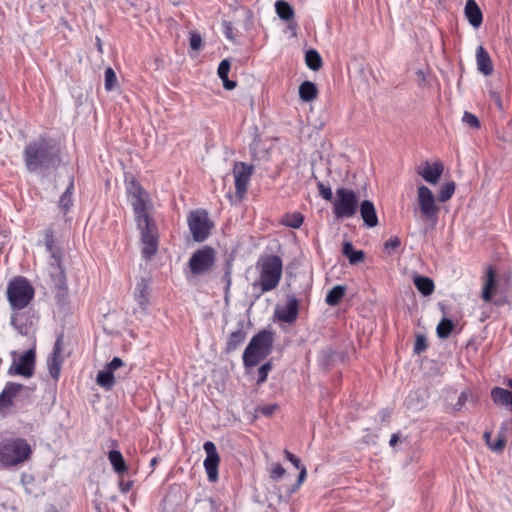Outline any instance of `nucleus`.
<instances>
[{"mask_svg":"<svg viewBox=\"0 0 512 512\" xmlns=\"http://www.w3.org/2000/svg\"><path fill=\"white\" fill-rule=\"evenodd\" d=\"M23 159L26 169L31 173L56 169L61 163L58 148L51 139L43 136L25 146Z\"/></svg>","mask_w":512,"mask_h":512,"instance_id":"obj_1","label":"nucleus"},{"mask_svg":"<svg viewBox=\"0 0 512 512\" xmlns=\"http://www.w3.org/2000/svg\"><path fill=\"white\" fill-rule=\"evenodd\" d=\"M282 267V260L277 255H269L260 259L257 263L259 280L252 284L253 287L259 286L261 294L274 290L281 280Z\"/></svg>","mask_w":512,"mask_h":512,"instance_id":"obj_2","label":"nucleus"},{"mask_svg":"<svg viewBox=\"0 0 512 512\" xmlns=\"http://www.w3.org/2000/svg\"><path fill=\"white\" fill-rule=\"evenodd\" d=\"M31 453V447L24 438L10 437L0 441V464L5 468L24 463Z\"/></svg>","mask_w":512,"mask_h":512,"instance_id":"obj_3","label":"nucleus"},{"mask_svg":"<svg viewBox=\"0 0 512 512\" xmlns=\"http://www.w3.org/2000/svg\"><path fill=\"white\" fill-rule=\"evenodd\" d=\"M273 333L262 330L252 337L243 353V364L246 368L258 365L272 351Z\"/></svg>","mask_w":512,"mask_h":512,"instance_id":"obj_4","label":"nucleus"},{"mask_svg":"<svg viewBox=\"0 0 512 512\" xmlns=\"http://www.w3.org/2000/svg\"><path fill=\"white\" fill-rule=\"evenodd\" d=\"M34 297V288L24 277H15L7 286V298L13 310H22Z\"/></svg>","mask_w":512,"mask_h":512,"instance_id":"obj_5","label":"nucleus"},{"mask_svg":"<svg viewBox=\"0 0 512 512\" xmlns=\"http://www.w3.org/2000/svg\"><path fill=\"white\" fill-rule=\"evenodd\" d=\"M359 204V197L355 191L344 187L337 188L333 200V214L336 219L352 218L356 215Z\"/></svg>","mask_w":512,"mask_h":512,"instance_id":"obj_6","label":"nucleus"},{"mask_svg":"<svg viewBox=\"0 0 512 512\" xmlns=\"http://www.w3.org/2000/svg\"><path fill=\"white\" fill-rule=\"evenodd\" d=\"M34 389L22 384L8 382L0 394V410L18 407V403L30 399Z\"/></svg>","mask_w":512,"mask_h":512,"instance_id":"obj_7","label":"nucleus"},{"mask_svg":"<svg viewBox=\"0 0 512 512\" xmlns=\"http://www.w3.org/2000/svg\"><path fill=\"white\" fill-rule=\"evenodd\" d=\"M418 206L422 218L427 221L433 229L438 220L439 207L435 203L433 192L425 185L418 186Z\"/></svg>","mask_w":512,"mask_h":512,"instance_id":"obj_8","label":"nucleus"},{"mask_svg":"<svg viewBox=\"0 0 512 512\" xmlns=\"http://www.w3.org/2000/svg\"><path fill=\"white\" fill-rule=\"evenodd\" d=\"M187 221L195 242H203L209 237L213 223L205 210L191 211Z\"/></svg>","mask_w":512,"mask_h":512,"instance_id":"obj_9","label":"nucleus"},{"mask_svg":"<svg viewBox=\"0 0 512 512\" xmlns=\"http://www.w3.org/2000/svg\"><path fill=\"white\" fill-rule=\"evenodd\" d=\"M214 263L215 250L210 246H205L192 254L188 266L193 275H202L208 272Z\"/></svg>","mask_w":512,"mask_h":512,"instance_id":"obj_10","label":"nucleus"},{"mask_svg":"<svg viewBox=\"0 0 512 512\" xmlns=\"http://www.w3.org/2000/svg\"><path fill=\"white\" fill-rule=\"evenodd\" d=\"M36 354L33 349H29L18 360L13 361L12 365L8 370L9 375H21L24 377H31L34 372Z\"/></svg>","mask_w":512,"mask_h":512,"instance_id":"obj_11","label":"nucleus"},{"mask_svg":"<svg viewBox=\"0 0 512 512\" xmlns=\"http://www.w3.org/2000/svg\"><path fill=\"white\" fill-rule=\"evenodd\" d=\"M141 234V241L143 244L142 256L145 259H150L157 252L158 241L155 236V224L153 221H148L147 226H138Z\"/></svg>","mask_w":512,"mask_h":512,"instance_id":"obj_12","label":"nucleus"},{"mask_svg":"<svg viewBox=\"0 0 512 512\" xmlns=\"http://www.w3.org/2000/svg\"><path fill=\"white\" fill-rule=\"evenodd\" d=\"M206 458L204 460V468L210 482L218 480V466L220 463V456L217 452L216 445L212 441H206L203 444Z\"/></svg>","mask_w":512,"mask_h":512,"instance_id":"obj_13","label":"nucleus"},{"mask_svg":"<svg viewBox=\"0 0 512 512\" xmlns=\"http://www.w3.org/2000/svg\"><path fill=\"white\" fill-rule=\"evenodd\" d=\"M253 173V166L245 162H237L233 168L236 195L242 198L247 192V186Z\"/></svg>","mask_w":512,"mask_h":512,"instance_id":"obj_14","label":"nucleus"},{"mask_svg":"<svg viewBox=\"0 0 512 512\" xmlns=\"http://www.w3.org/2000/svg\"><path fill=\"white\" fill-rule=\"evenodd\" d=\"M299 314V300L293 294L286 297V305L277 307L274 316L281 322L293 324L296 322Z\"/></svg>","mask_w":512,"mask_h":512,"instance_id":"obj_15","label":"nucleus"},{"mask_svg":"<svg viewBox=\"0 0 512 512\" xmlns=\"http://www.w3.org/2000/svg\"><path fill=\"white\" fill-rule=\"evenodd\" d=\"M63 349V335H59L54 343L51 355L47 360V367L51 377L57 381L60 376L63 358L61 352Z\"/></svg>","mask_w":512,"mask_h":512,"instance_id":"obj_16","label":"nucleus"},{"mask_svg":"<svg viewBox=\"0 0 512 512\" xmlns=\"http://www.w3.org/2000/svg\"><path fill=\"white\" fill-rule=\"evenodd\" d=\"M444 171V164L437 160L433 163L429 161H424L422 163V168L418 170V175H420L424 181L431 185H436Z\"/></svg>","mask_w":512,"mask_h":512,"instance_id":"obj_17","label":"nucleus"},{"mask_svg":"<svg viewBox=\"0 0 512 512\" xmlns=\"http://www.w3.org/2000/svg\"><path fill=\"white\" fill-rule=\"evenodd\" d=\"M508 386L511 390L498 386L492 388L491 399L495 405L505 407L512 413V377L508 380Z\"/></svg>","mask_w":512,"mask_h":512,"instance_id":"obj_18","label":"nucleus"},{"mask_svg":"<svg viewBox=\"0 0 512 512\" xmlns=\"http://www.w3.org/2000/svg\"><path fill=\"white\" fill-rule=\"evenodd\" d=\"M146 195H140L138 197L130 198L131 205L133 207L137 226H147L148 221H152L147 210Z\"/></svg>","mask_w":512,"mask_h":512,"instance_id":"obj_19","label":"nucleus"},{"mask_svg":"<svg viewBox=\"0 0 512 512\" xmlns=\"http://www.w3.org/2000/svg\"><path fill=\"white\" fill-rule=\"evenodd\" d=\"M360 216L364 224L373 228L378 225V217L374 204L370 200H363L358 206Z\"/></svg>","mask_w":512,"mask_h":512,"instance_id":"obj_20","label":"nucleus"},{"mask_svg":"<svg viewBox=\"0 0 512 512\" xmlns=\"http://www.w3.org/2000/svg\"><path fill=\"white\" fill-rule=\"evenodd\" d=\"M150 285L149 281L145 278H141L134 290V298L139 305L142 312H145L149 304Z\"/></svg>","mask_w":512,"mask_h":512,"instance_id":"obj_21","label":"nucleus"},{"mask_svg":"<svg viewBox=\"0 0 512 512\" xmlns=\"http://www.w3.org/2000/svg\"><path fill=\"white\" fill-rule=\"evenodd\" d=\"M465 16L471 26L478 28L483 22L482 11L475 0H467L464 8Z\"/></svg>","mask_w":512,"mask_h":512,"instance_id":"obj_22","label":"nucleus"},{"mask_svg":"<svg viewBox=\"0 0 512 512\" xmlns=\"http://www.w3.org/2000/svg\"><path fill=\"white\" fill-rule=\"evenodd\" d=\"M476 61H477V69L483 75L488 76L493 72V64L491 57L487 50L483 46H478L476 50Z\"/></svg>","mask_w":512,"mask_h":512,"instance_id":"obj_23","label":"nucleus"},{"mask_svg":"<svg viewBox=\"0 0 512 512\" xmlns=\"http://www.w3.org/2000/svg\"><path fill=\"white\" fill-rule=\"evenodd\" d=\"M246 339V332L244 331V326L242 322L238 323L237 330L233 331L226 342L225 353L230 354L235 351L240 345L244 343Z\"/></svg>","mask_w":512,"mask_h":512,"instance_id":"obj_24","label":"nucleus"},{"mask_svg":"<svg viewBox=\"0 0 512 512\" xmlns=\"http://www.w3.org/2000/svg\"><path fill=\"white\" fill-rule=\"evenodd\" d=\"M496 287L497 284L495 278V271L492 267H489L487 270L486 280L482 290V298L484 301L488 302L492 299Z\"/></svg>","mask_w":512,"mask_h":512,"instance_id":"obj_25","label":"nucleus"},{"mask_svg":"<svg viewBox=\"0 0 512 512\" xmlns=\"http://www.w3.org/2000/svg\"><path fill=\"white\" fill-rule=\"evenodd\" d=\"M342 253L349 259L352 265L361 263L365 259V253L362 250H355L351 242L346 241L343 243Z\"/></svg>","mask_w":512,"mask_h":512,"instance_id":"obj_26","label":"nucleus"},{"mask_svg":"<svg viewBox=\"0 0 512 512\" xmlns=\"http://www.w3.org/2000/svg\"><path fill=\"white\" fill-rule=\"evenodd\" d=\"M483 439L490 450L493 452H502L506 445L505 435L500 431L497 435V440L493 442L492 439V431H485L483 434Z\"/></svg>","mask_w":512,"mask_h":512,"instance_id":"obj_27","label":"nucleus"},{"mask_svg":"<svg viewBox=\"0 0 512 512\" xmlns=\"http://www.w3.org/2000/svg\"><path fill=\"white\" fill-rule=\"evenodd\" d=\"M73 189H74V178H73V176H69L68 186H67L65 192L60 196V199H59V207L64 213L68 212L73 204V200H72Z\"/></svg>","mask_w":512,"mask_h":512,"instance_id":"obj_28","label":"nucleus"},{"mask_svg":"<svg viewBox=\"0 0 512 512\" xmlns=\"http://www.w3.org/2000/svg\"><path fill=\"white\" fill-rule=\"evenodd\" d=\"M96 383L106 391H110L115 385L114 373L105 367L98 372Z\"/></svg>","mask_w":512,"mask_h":512,"instance_id":"obj_29","label":"nucleus"},{"mask_svg":"<svg viewBox=\"0 0 512 512\" xmlns=\"http://www.w3.org/2000/svg\"><path fill=\"white\" fill-rule=\"evenodd\" d=\"M219 503L211 498L205 497L196 501L192 512H217Z\"/></svg>","mask_w":512,"mask_h":512,"instance_id":"obj_30","label":"nucleus"},{"mask_svg":"<svg viewBox=\"0 0 512 512\" xmlns=\"http://www.w3.org/2000/svg\"><path fill=\"white\" fill-rule=\"evenodd\" d=\"M317 87L311 81H304L299 87V96L305 102H310L317 97Z\"/></svg>","mask_w":512,"mask_h":512,"instance_id":"obj_31","label":"nucleus"},{"mask_svg":"<svg viewBox=\"0 0 512 512\" xmlns=\"http://www.w3.org/2000/svg\"><path fill=\"white\" fill-rule=\"evenodd\" d=\"M108 459L115 470V472L122 474L128 470L125 460L118 450H111L108 453Z\"/></svg>","mask_w":512,"mask_h":512,"instance_id":"obj_32","label":"nucleus"},{"mask_svg":"<svg viewBox=\"0 0 512 512\" xmlns=\"http://www.w3.org/2000/svg\"><path fill=\"white\" fill-rule=\"evenodd\" d=\"M275 10L278 17L284 21H290L294 18V9L293 7L284 0H278L275 3Z\"/></svg>","mask_w":512,"mask_h":512,"instance_id":"obj_33","label":"nucleus"},{"mask_svg":"<svg viewBox=\"0 0 512 512\" xmlns=\"http://www.w3.org/2000/svg\"><path fill=\"white\" fill-rule=\"evenodd\" d=\"M60 272L59 275L55 281V288H56V298L59 301L64 300L68 295V286L66 281V276L64 273V270L59 266Z\"/></svg>","mask_w":512,"mask_h":512,"instance_id":"obj_34","label":"nucleus"},{"mask_svg":"<svg viewBox=\"0 0 512 512\" xmlns=\"http://www.w3.org/2000/svg\"><path fill=\"white\" fill-rule=\"evenodd\" d=\"M346 288L342 285H336L328 291L325 301L330 306H336L345 295Z\"/></svg>","mask_w":512,"mask_h":512,"instance_id":"obj_35","label":"nucleus"},{"mask_svg":"<svg viewBox=\"0 0 512 512\" xmlns=\"http://www.w3.org/2000/svg\"><path fill=\"white\" fill-rule=\"evenodd\" d=\"M417 289L423 296H429L434 292L435 284L431 278L418 275Z\"/></svg>","mask_w":512,"mask_h":512,"instance_id":"obj_36","label":"nucleus"},{"mask_svg":"<svg viewBox=\"0 0 512 512\" xmlns=\"http://www.w3.org/2000/svg\"><path fill=\"white\" fill-rule=\"evenodd\" d=\"M305 61L307 66L313 71H318L322 67V58L314 49H310L306 52Z\"/></svg>","mask_w":512,"mask_h":512,"instance_id":"obj_37","label":"nucleus"},{"mask_svg":"<svg viewBox=\"0 0 512 512\" xmlns=\"http://www.w3.org/2000/svg\"><path fill=\"white\" fill-rule=\"evenodd\" d=\"M125 183L129 199L133 197H138L140 195H146L145 190L133 177L131 178V180H128V178L126 177Z\"/></svg>","mask_w":512,"mask_h":512,"instance_id":"obj_38","label":"nucleus"},{"mask_svg":"<svg viewBox=\"0 0 512 512\" xmlns=\"http://www.w3.org/2000/svg\"><path fill=\"white\" fill-rule=\"evenodd\" d=\"M303 221L304 216L299 212H295L286 214L282 220V223L287 227L297 229L302 225Z\"/></svg>","mask_w":512,"mask_h":512,"instance_id":"obj_39","label":"nucleus"},{"mask_svg":"<svg viewBox=\"0 0 512 512\" xmlns=\"http://www.w3.org/2000/svg\"><path fill=\"white\" fill-rule=\"evenodd\" d=\"M454 329V324L451 319L443 318L437 326V335L439 338L445 339L448 338Z\"/></svg>","mask_w":512,"mask_h":512,"instance_id":"obj_40","label":"nucleus"},{"mask_svg":"<svg viewBox=\"0 0 512 512\" xmlns=\"http://www.w3.org/2000/svg\"><path fill=\"white\" fill-rule=\"evenodd\" d=\"M472 398V392L470 389L463 390L460 395L458 396L457 402L453 406L454 412H459L462 410V408L465 406V404L468 402V400Z\"/></svg>","mask_w":512,"mask_h":512,"instance_id":"obj_41","label":"nucleus"},{"mask_svg":"<svg viewBox=\"0 0 512 512\" xmlns=\"http://www.w3.org/2000/svg\"><path fill=\"white\" fill-rule=\"evenodd\" d=\"M117 85L116 73L112 68L105 70V89L108 91L113 90Z\"/></svg>","mask_w":512,"mask_h":512,"instance_id":"obj_42","label":"nucleus"},{"mask_svg":"<svg viewBox=\"0 0 512 512\" xmlns=\"http://www.w3.org/2000/svg\"><path fill=\"white\" fill-rule=\"evenodd\" d=\"M273 366L270 361L264 363L261 365L258 369V378H257V384L261 385L263 384L268 377L269 372L272 370Z\"/></svg>","mask_w":512,"mask_h":512,"instance_id":"obj_43","label":"nucleus"},{"mask_svg":"<svg viewBox=\"0 0 512 512\" xmlns=\"http://www.w3.org/2000/svg\"><path fill=\"white\" fill-rule=\"evenodd\" d=\"M462 121L463 123L474 129H479L481 127V123L478 117L468 111L464 112Z\"/></svg>","mask_w":512,"mask_h":512,"instance_id":"obj_44","label":"nucleus"},{"mask_svg":"<svg viewBox=\"0 0 512 512\" xmlns=\"http://www.w3.org/2000/svg\"><path fill=\"white\" fill-rule=\"evenodd\" d=\"M401 245V241L398 237H391L389 238L385 244H384V250L388 253V254H391L393 251H395L396 249H398Z\"/></svg>","mask_w":512,"mask_h":512,"instance_id":"obj_45","label":"nucleus"},{"mask_svg":"<svg viewBox=\"0 0 512 512\" xmlns=\"http://www.w3.org/2000/svg\"><path fill=\"white\" fill-rule=\"evenodd\" d=\"M230 67H231V64L228 59H224L220 62L218 69H217V74L220 79L228 77Z\"/></svg>","mask_w":512,"mask_h":512,"instance_id":"obj_46","label":"nucleus"},{"mask_svg":"<svg viewBox=\"0 0 512 512\" xmlns=\"http://www.w3.org/2000/svg\"><path fill=\"white\" fill-rule=\"evenodd\" d=\"M320 195L327 201H333V193L329 186H325L322 182L317 184Z\"/></svg>","mask_w":512,"mask_h":512,"instance_id":"obj_47","label":"nucleus"},{"mask_svg":"<svg viewBox=\"0 0 512 512\" xmlns=\"http://www.w3.org/2000/svg\"><path fill=\"white\" fill-rule=\"evenodd\" d=\"M456 184L454 181L446 182L440 189V196H453Z\"/></svg>","mask_w":512,"mask_h":512,"instance_id":"obj_48","label":"nucleus"},{"mask_svg":"<svg viewBox=\"0 0 512 512\" xmlns=\"http://www.w3.org/2000/svg\"><path fill=\"white\" fill-rule=\"evenodd\" d=\"M285 473H286V470L282 467V465L279 463H275L271 470L270 477H271V479L278 481L281 477L284 476Z\"/></svg>","mask_w":512,"mask_h":512,"instance_id":"obj_49","label":"nucleus"},{"mask_svg":"<svg viewBox=\"0 0 512 512\" xmlns=\"http://www.w3.org/2000/svg\"><path fill=\"white\" fill-rule=\"evenodd\" d=\"M306 476H307V470H306V467L303 466L301 468H299V475H298V479H297V482L295 485H293V487L291 488L290 490V493H294L295 491L298 490V488L301 486V484L304 482V480L306 479Z\"/></svg>","mask_w":512,"mask_h":512,"instance_id":"obj_50","label":"nucleus"},{"mask_svg":"<svg viewBox=\"0 0 512 512\" xmlns=\"http://www.w3.org/2000/svg\"><path fill=\"white\" fill-rule=\"evenodd\" d=\"M223 27H224L223 32H224L226 38L229 39L232 42H235L236 41V37L234 35V27H233L232 23L229 22V21H224L223 22Z\"/></svg>","mask_w":512,"mask_h":512,"instance_id":"obj_51","label":"nucleus"},{"mask_svg":"<svg viewBox=\"0 0 512 512\" xmlns=\"http://www.w3.org/2000/svg\"><path fill=\"white\" fill-rule=\"evenodd\" d=\"M202 45V38L198 33H191L190 47L193 50H199Z\"/></svg>","mask_w":512,"mask_h":512,"instance_id":"obj_52","label":"nucleus"},{"mask_svg":"<svg viewBox=\"0 0 512 512\" xmlns=\"http://www.w3.org/2000/svg\"><path fill=\"white\" fill-rule=\"evenodd\" d=\"M427 348H428V341H427L426 336L421 334V333H418V337H417L418 354H420L421 352H423Z\"/></svg>","mask_w":512,"mask_h":512,"instance_id":"obj_53","label":"nucleus"},{"mask_svg":"<svg viewBox=\"0 0 512 512\" xmlns=\"http://www.w3.org/2000/svg\"><path fill=\"white\" fill-rule=\"evenodd\" d=\"M124 362L119 357H114L108 364H106V368L114 373L115 370L122 367Z\"/></svg>","mask_w":512,"mask_h":512,"instance_id":"obj_54","label":"nucleus"},{"mask_svg":"<svg viewBox=\"0 0 512 512\" xmlns=\"http://www.w3.org/2000/svg\"><path fill=\"white\" fill-rule=\"evenodd\" d=\"M490 98L494 101L495 105L499 110L503 109L502 97L501 94L497 91L490 90L489 91Z\"/></svg>","mask_w":512,"mask_h":512,"instance_id":"obj_55","label":"nucleus"},{"mask_svg":"<svg viewBox=\"0 0 512 512\" xmlns=\"http://www.w3.org/2000/svg\"><path fill=\"white\" fill-rule=\"evenodd\" d=\"M285 456L286 459L289 460L295 468L299 469L304 466L301 464V460L288 450H285Z\"/></svg>","mask_w":512,"mask_h":512,"instance_id":"obj_56","label":"nucleus"},{"mask_svg":"<svg viewBox=\"0 0 512 512\" xmlns=\"http://www.w3.org/2000/svg\"><path fill=\"white\" fill-rule=\"evenodd\" d=\"M391 412L388 409H382L378 413V417L382 423H387L390 419Z\"/></svg>","mask_w":512,"mask_h":512,"instance_id":"obj_57","label":"nucleus"},{"mask_svg":"<svg viewBox=\"0 0 512 512\" xmlns=\"http://www.w3.org/2000/svg\"><path fill=\"white\" fill-rule=\"evenodd\" d=\"M223 82V87L226 90H233L236 87V82L233 80H230L228 77L221 79Z\"/></svg>","mask_w":512,"mask_h":512,"instance_id":"obj_58","label":"nucleus"},{"mask_svg":"<svg viewBox=\"0 0 512 512\" xmlns=\"http://www.w3.org/2000/svg\"><path fill=\"white\" fill-rule=\"evenodd\" d=\"M132 484L133 482L132 481H120L119 483V489L122 493H127L131 487H132Z\"/></svg>","mask_w":512,"mask_h":512,"instance_id":"obj_59","label":"nucleus"},{"mask_svg":"<svg viewBox=\"0 0 512 512\" xmlns=\"http://www.w3.org/2000/svg\"><path fill=\"white\" fill-rule=\"evenodd\" d=\"M275 409H276V406H275V405H267V406H264V407L262 408V413H263L264 415L269 416V415H271V414L274 412V410H275Z\"/></svg>","mask_w":512,"mask_h":512,"instance_id":"obj_60","label":"nucleus"},{"mask_svg":"<svg viewBox=\"0 0 512 512\" xmlns=\"http://www.w3.org/2000/svg\"><path fill=\"white\" fill-rule=\"evenodd\" d=\"M406 254H408L409 256L413 255V246L412 245L409 247V250H407V245H405V248L403 250V257H402L403 260L406 259V257H407Z\"/></svg>","mask_w":512,"mask_h":512,"instance_id":"obj_61","label":"nucleus"},{"mask_svg":"<svg viewBox=\"0 0 512 512\" xmlns=\"http://www.w3.org/2000/svg\"><path fill=\"white\" fill-rule=\"evenodd\" d=\"M399 436L398 434H393L390 438L389 444L393 447L398 442Z\"/></svg>","mask_w":512,"mask_h":512,"instance_id":"obj_62","label":"nucleus"},{"mask_svg":"<svg viewBox=\"0 0 512 512\" xmlns=\"http://www.w3.org/2000/svg\"><path fill=\"white\" fill-rule=\"evenodd\" d=\"M450 199H451V196H440V195L438 196V200L442 203H445Z\"/></svg>","mask_w":512,"mask_h":512,"instance_id":"obj_63","label":"nucleus"},{"mask_svg":"<svg viewBox=\"0 0 512 512\" xmlns=\"http://www.w3.org/2000/svg\"><path fill=\"white\" fill-rule=\"evenodd\" d=\"M288 28L291 29V30H295L296 26H297V23L294 22L293 20H290L288 21Z\"/></svg>","mask_w":512,"mask_h":512,"instance_id":"obj_64","label":"nucleus"}]
</instances>
